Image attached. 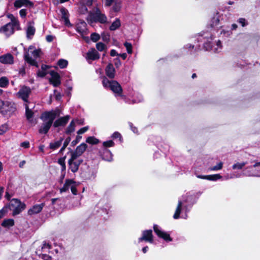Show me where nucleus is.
Returning <instances> with one entry per match:
<instances>
[{"label":"nucleus","mask_w":260,"mask_h":260,"mask_svg":"<svg viewBox=\"0 0 260 260\" xmlns=\"http://www.w3.org/2000/svg\"><path fill=\"white\" fill-rule=\"evenodd\" d=\"M58 110H52L43 112L40 116L43 123L39 128V133L41 134H46L53 124L54 127L64 126L70 119V115L61 117L53 121L57 116L59 115Z\"/></svg>","instance_id":"obj_1"},{"label":"nucleus","mask_w":260,"mask_h":260,"mask_svg":"<svg viewBox=\"0 0 260 260\" xmlns=\"http://www.w3.org/2000/svg\"><path fill=\"white\" fill-rule=\"evenodd\" d=\"M86 20L91 25L94 23H100L103 24L108 23L106 15L98 7L93 8L91 11L88 12Z\"/></svg>","instance_id":"obj_2"},{"label":"nucleus","mask_w":260,"mask_h":260,"mask_svg":"<svg viewBox=\"0 0 260 260\" xmlns=\"http://www.w3.org/2000/svg\"><path fill=\"white\" fill-rule=\"evenodd\" d=\"M41 53L40 49H35L33 46H30L24 54V59L30 64L38 67L37 60L40 57Z\"/></svg>","instance_id":"obj_3"},{"label":"nucleus","mask_w":260,"mask_h":260,"mask_svg":"<svg viewBox=\"0 0 260 260\" xmlns=\"http://www.w3.org/2000/svg\"><path fill=\"white\" fill-rule=\"evenodd\" d=\"M103 85L106 88H110L114 93L117 95H121L122 93V88L120 85L116 81H109L107 78H104L102 81Z\"/></svg>","instance_id":"obj_4"},{"label":"nucleus","mask_w":260,"mask_h":260,"mask_svg":"<svg viewBox=\"0 0 260 260\" xmlns=\"http://www.w3.org/2000/svg\"><path fill=\"white\" fill-rule=\"evenodd\" d=\"M25 207L26 205L17 199H13L10 202L9 208L13 216L20 214Z\"/></svg>","instance_id":"obj_5"},{"label":"nucleus","mask_w":260,"mask_h":260,"mask_svg":"<svg viewBox=\"0 0 260 260\" xmlns=\"http://www.w3.org/2000/svg\"><path fill=\"white\" fill-rule=\"evenodd\" d=\"M82 162V159L78 158V157L71 154V158L68 160L69 169L73 173L77 172Z\"/></svg>","instance_id":"obj_6"},{"label":"nucleus","mask_w":260,"mask_h":260,"mask_svg":"<svg viewBox=\"0 0 260 260\" xmlns=\"http://www.w3.org/2000/svg\"><path fill=\"white\" fill-rule=\"evenodd\" d=\"M30 93V88L29 87L24 86L20 89L17 95L25 102H27L28 98Z\"/></svg>","instance_id":"obj_7"},{"label":"nucleus","mask_w":260,"mask_h":260,"mask_svg":"<svg viewBox=\"0 0 260 260\" xmlns=\"http://www.w3.org/2000/svg\"><path fill=\"white\" fill-rule=\"evenodd\" d=\"M14 57L10 53L0 56V62L5 64H12L14 63Z\"/></svg>","instance_id":"obj_8"},{"label":"nucleus","mask_w":260,"mask_h":260,"mask_svg":"<svg viewBox=\"0 0 260 260\" xmlns=\"http://www.w3.org/2000/svg\"><path fill=\"white\" fill-rule=\"evenodd\" d=\"M87 145L85 143H82L77 147L74 151H72L71 154L77 157H79L87 149Z\"/></svg>","instance_id":"obj_9"},{"label":"nucleus","mask_w":260,"mask_h":260,"mask_svg":"<svg viewBox=\"0 0 260 260\" xmlns=\"http://www.w3.org/2000/svg\"><path fill=\"white\" fill-rule=\"evenodd\" d=\"M0 32L4 34L7 36H10L14 32V28L12 24L7 23L0 28Z\"/></svg>","instance_id":"obj_10"},{"label":"nucleus","mask_w":260,"mask_h":260,"mask_svg":"<svg viewBox=\"0 0 260 260\" xmlns=\"http://www.w3.org/2000/svg\"><path fill=\"white\" fill-rule=\"evenodd\" d=\"M153 229L155 233L159 237L164 239L167 241H171L172 240V238L170 236V235L159 230L157 225H154Z\"/></svg>","instance_id":"obj_11"},{"label":"nucleus","mask_w":260,"mask_h":260,"mask_svg":"<svg viewBox=\"0 0 260 260\" xmlns=\"http://www.w3.org/2000/svg\"><path fill=\"white\" fill-rule=\"evenodd\" d=\"M44 206V203L35 205L28 210L27 213L29 215H32L34 214L39 213L42 210Z\"/></svg>","instance_id":"obj_12"},{"label":"nucleus","mask_w":260,"mask_h":260,"mask_svg":"<svg viewBox=\"0 0 260 260\" xmlns=\"http://www.w3.org/2000/svg\"><path fill=\"white\" fill-rule=\"evenodd\" d=\"M51 78L50 79V82L55 87H57L60 84V80L59 75L54 71L50 73Z\"/></svg>","instance_id":"obj_13"},{"label":"nucleus","mask_w":260,"mask_h":260,"mask_svg":"<svg viewBox=\"0 0 260 260\" xmlns=\"http://www.w3.org/2000/svg\"><path fill=\"white\" fill-rule=\"evenodd\" d=\"M61 18L62 21H63L64 25L68 26H71V23L69 19V12L64 8L60 9Z\"/></svg>","instance_id":"obj_14"},{"label":"nucleus","mask_w":260,"mask_h":260,"mask_svg":"<svg viewBox=\"0 0 260 260\" xmlns=\"http://www.w3.org/2000/svg\"><path fill=\"white\" fill-rule=\"evenodd\" d=\"M87 24L85 21H81L78 22L76 25V31L83 36L86 34L87 32Z\"/></svg>","instance_id":"obj_15"},{"label":"nucleus","mask_w":260,"mask_h":260,"mask_svg":"<svg viewBox=\"0 0 260 260\" xmlns=\"http://www.w3.org/2000/svg\"><path fill=\"white\" fill-rule=\"evenodd\" d=\"M33 22H29L28 23L27 27L26 28V37L28 39H31L34 36L36 31V29L33 26Z\"/></svg>","instance_id":"obj_16"},{"label":"nucleus","mask_w":260,"mask_h":260,"mask_svg":"<svg viewBox=\"0 0 260 260\" xmlns=\"http://www.w3.org/2000/svg\"><path fill=\"white\" fill-rule=\"evenodd\" d=\"M100 58L99 53L95 50V49L92 48L89 50L87 53V59L95 60Z\"/></svg>","instance_id":"obj_17"},{"label":"nucleus","mask_w":260,"mask_h":260,"mask_svg":"<svg viewBox=\"0 0 260 260\" xmlns=\"http://www.w3.org/2000/svg\"><path fill=\"white\" fill-rule=\"evenodd\" d=\"M33 4L29 0H16L14 6L16 8H20L22 6H32Z\"/></svg>","instance_id":"obj_18"},{"label":"nucleus","mask_w":260,"mask_h":260,"mask_svg":"<svg viewBox=\"0 0 260 260\" xmlns=\"http://www.w3.org/2000/svg\"><path fill=\"white\" fill-rule=\"evenodd\" d=\"M100 153H101L103 159L108 161L112 160V154L109 150L107 148H104L103 152H100Z\"/></svg>","instance_id":"obj_19"},{"label":"nucleus","mask_w":260,"mask_h":260,"mask_svg":"<svg viewBox=\"0 0 260 260\" xmlns=\"http://www.w3.org/2000/svg\"><path fill=\"white\" fill-rule=\"evenodd\" d=\"M106 74L110 78H114L115 77V70L112 63H109L106 67Z\"/></svg>","instance_id":"obj_20"},{"label":"nucleus","mask_w":260,"mask_h":260,"mask_svg":"<svg viewBox=\"0 0 260 260\" xmlns=\"http://www.w3.org/2000/svg\"><path fill=\"white\" fill-rule=\"evenodd\" d=\"M78 119H73L71 122L70 123L69 125L68 126V127L66 128L65 133L67 135H70L71 133L74 132L75 130V127H76V121H78Z\"/></svg>","instance_id":"obj_21"},{"label":"nucleus","mask_w":260,"mask_h":260,"mask_svg":"<svg viewBox=\"0 0 260 260\" xmlns=\"http://www.w3.org/2000/svg\"><path fill=\"white\" fill-rule=\"evenodd\" d=\"M73 183H74V181L72 179H67L63 187L60 188V192L62 193L69 190V188H71Z\"/></svg>","instance_id":"obj_22"},{"label":"nucleus","mask_w":260,"mask_h":260,"mask_svg":"<svg viewBox=\"0 0 260 260\" xmlns=\"http://www.w3.org/2000/svg\"><path fill=\"white\" fill-rule=\"evenodd\" d=\"M25 116L27 120L29 122L32 121V118L34 116V112L29 108L28 105L27 104H25Z\"/></svg>","instance_id":"obj_23"},{"label":"nucleus","mask_w":260,"mask_h":260,"mask_svg":"<svg viewBox=\"0 0 260 260\" xmlns=\"http://www.w3.org/2000/svg\"><path fill=\"white\" fill-rule=\"evenodd\" d=\"M63 139L60 138L59 140L51 142L49 144V148L52 150H55L59 148L62 142Z\"/></svg>","instance_id":"obj_24"},{"label":"nucleus","mask_w":260,"mask_h":260,"mask_svg":"<svg viewBox=\"0 0 260 260\" xmlns=\"http://www.w3.org/2000/svg\"><path fill=\"white\" fill-rule=\"evenodd\" d=\"M182 206V202L181 201H179L175 213L173 216L174 219H178L179 217V215L181 212Z\"/></svg>","instance_id":"obj_25"},{"label":"nucleus","mask_w":260,"mask_h":260,"mask_svg":"<svg viewBox=\"0 0 260 260\" xmlns=\"http://www.w3.org/2000/svg\"><path fill=\"white\" fill-rule=\"evenodd\" d=\"M121 25L120 21L119 19H116L111 25L109 29L111 30H115L118 28Z\"/></svg>","instance_id":"obj_26"},{"label":"nucleus","mask_w":260,"mask_h":260,"mask_svg":"<svg viewBox=\"0 0 260 260\" xmlns=\"http://www.w3.org/2000/svg\"><path fill=\"white\" fill-rule=\"evenodd\" d=\"M9 83V80L6 77H3L0 78V87L2 88L7 87Z\"/></svg>","instance_id":"obj_27"},{"label":"nucleus","mask_w":260,"mask_h":260,"mask_svg":"<svg viewBox=\"0 0 260 260\" xmlns=\"http://www.w3.org/2000/svg\"><path fill=\"white\" fill-rule=\"evenodd\" d=\"M14 224V221L12 219H8L3 221L2 225L4 227L9 228Z\"/></svg>","instance_id":"obj_28"},{"label":"nucleus","mask_w":260,"mask_h":260,"mask_svg":"<svg viewBox=\"0 0 260 260\" xmlns=\"http://www.w3.org/2000/svg\"><path fill=\"white\" fill-rule=\"evenodd\" d=\"M86 142L89 144L94 145L98 144L100 141L94 137L90 136L86 139Z\"/></svg>","instance_id":"obj_29"},{"label":"nucleus","mask_w":260,"mask_h":260,"mask_svg":"<svg viewBox=\"0 0 260 260\" xmlns=\"http://www.w3.org/2000/svg\"><path fill=\"white\" fill-rule=\"evenodd\" d=\"M206 179L209 180L215 181L218 179H220L222 178V176L219 174H215L211 175H207Z\"/></svg>","instance_id":"obj_30"},{"label":"nucleus","mask_w":260,"mask_h":260,"mask_svg":"<svg viewBox=\"0 0 260 260\" xmlns=\"http://www.w3.org/2000/svg\"><path fill=\"white\" fill-rule=\"evenodd\" d=\"M9 23L12 24L14 28H16L18 30L20 29L19 22L16 18L12 19L11 22H9Z\"/></svg>","instance_id":"obj_31"},{"label":"nucleus","mask_w":260,"mask_h":260,"mask_svg":"<svg viewBox=\"0 0 260 260\" xmlns=\"http://www.w3.org/2000/svg\"><path fill=\"white\" fill-rule=\"evenodd\" d=\"M68 62L67 60L60 59L58 61L57 64L61 69H63L68 66Z\"/></svg>","instance_id":"obj_32"},{"label":"nucleus","mask_w":260,"mask_h":260,"mask_svg":"<svg viewBox=\"0 0 260 260\" xmlns=\"http://www.w3.org/2000/svg\"><path fill=\"white\" fill-rule=\"evenodd\" d=\"M51 248V245H50L48 243H47L46 241H45L42 246V250L43 252H49Z\"/></svg>","instance_id":"obj_33"},{"label":"nucleus","mask_w":260,"mask_h":260,"mask_svg":"<svg viewBox=\"0 0 260 260\" xmlns=\"http://www.w3.org/2000/svg\"><path fill=\"white\" fill-rule=\"evenodd\" d=\"M246 164L247 163L246 162H243L241 163L237 162V163L234 164L232 166V168L234 170H236V169L240 170V169H242L243 168V167H244L246 165Z\"/></svg>","instance_id":"obj_34"},{"label":"nucleus","mask_w":260,"mask_h":260,"mask_svg":"<svg viewBox=\"0 0 260 260\" xmlns=\"http://www.w3.org/2000/svg\"><path fill=\"white\" fill-rule=\"evenodd\" d=\"M252 167H248L246 168L247 171L244 173V175L247 176H256L259 177V176L254 174L251 170Z\"/></svg>","instance_id":"obj_35"},{"label":"nucleus","mask_w":260,"mask_h":260,"mask_svg":"<svg viewBox=\"0 0 260 260\" xmlns=\"http://www.w3.org/2000/svg\"><path fill=\"white\" fill-rule=\"evenodd\" d=\"M103 146L105 148L110 147H113L114 146V143L112 140H109L107 141L104 142L103 143Z\"/></svg>","instance_id":"obj_36"},{"label":"nucleus","mask_w":260,"mask_h":260,"mask_svg":"<svg viewBox=\"0 0 260 260\" xmlns=\"http://www.w3.org/2000/svg\"><path fill=\"white\" fill-rule=\"evenodd\" d=\"M96 47L99 51H102L106 49V46L104 43L99 42L96 44Z\"/></svg>","instance_id":"obj_37"},{"label":"nucleus","mask_w":260,"mask_h":260,"mask_svg":"<svg viewBox=\"0 0 260 260\" xmlns=\"http://www.w3.org/2000/svg\"><path fill=\"white\" fill-rule=\"evenodd\" d=\"M124 46L125 47L127 52L128 54H131L132 53V45L131 43L128 42H125L124 44Z\"/></svg>","instance_id":"obj_38"},{"label":"nucleus","mask_w":260,"mask_h":260,"mask_svg":"<svg viewBox=\"0 0 260 260\" xmlns=\"http://www.w3.org/2000/svg\"><path fill=\"white\" fill-rule=\"evenodd\" d=\"M223 163L222 162H219L216 166L210 168L212 171H217L221 170L222 168Z\"/></svg>","instance_id":"obj_39"},{"label":"nucleus","mask_w":260,"mask_h":260,"mask_svg":"<svg viewBox=\"0 0 260 260\" xmlns=\"http://www.w3.org/2000/svg\"><path fill=\"white\" fill-rule=\"evenodd\" d=\"M100 38V35L96 33H92L91 35V40L95 42H97Z\"/></svg>","instance_id":"obj_40"},{"label":"nucleus","mask_w":260,"mask_h":260,"mask_svg":"<svg viewBox=\"0 0 260 260\" xmlns=\"http://www.w3.org/2000/svg\"><path fill=\"white\" fill-rule=\"evenodd\" d=\"M58 164L61 166V170H65L66 168L64 158H59L58 160Z\"/></svg>","instance_id":"obj_41"},{"label":"nucleus","mask_w":260,"mask_h":260,"mask_svg":"<svg viewBox=\"0 0 260 260\" xmlns=\"http://www.w3.org/2000/svg\"><path fill=\"white\" fill-rule=\"evenodd\" d=\"M8 130V126L6 124L2 125L0 126V135H3Z\"/></svg>","instance_id":"obj_42"},{"label":"nucleus","mask_w":260,"mask_h":260,"mask_svg":"<svg viewBox=\"0 0 260 260\" xmlns=\"http://www.w3.org/2000/svg\"><path fill=\"white\" fill-rule=\"evenodd\" d=\"M88 129H89V127L88 126H85L84 127H82V128H80L79 131H78L77 133L79 135H81V134H84L86 131H87L88 130Z\"/></svg>","instance_id":"obj_43"},{"label":"nucleus","mask_w":260,"mask_h":260,"mask_svg":"<svg viewBox=\"0 0 260 260\" xmlns=\"http://www.w3.org/2000/svg\"><path fill=\"white\" fill-rule=\"evenodd\" d=\"M82 139V137L79 136V135H78L76 138V139L73 140L71 144H72V146H75L78 143H79L80 142V141L81 140V139Z\"/></svg>","instance_id":"obj_44"},{"label":"nucleus","mask_w":260,"mask_h":260,"mask_svg":"<svg viewBox=\"0 0 260 260\" xmlns=\"http://www.w3.org/2000/svg\"><path fill=\"white\" fill-rule=\"evenodd\" d=\"M143 241H146V231H143L142 237L139 238L138 242L140 243Z\"/></svg>","instance_id":"obj_45"},{"label":"nucleus","mask_w":260,"mask_h":260,"mask_svg":"<svg viewBox=\"0 0 260 260\" xmlns=\"http://www.w3.org/2000/svg\"><path fill=\"white\" fill-rule=\"evenodd\" d=\"M112 138H113L114 139L119 138L120 141H121L122 137H121L120 134L117 132H114L113 134V135L112 136Z\"/></svg>","instance_id":"obj_46"},{"label":"nucleus","mask_w":260,"mask_h":260,"mask_svg":"<svg viewBox=\"0 0 260 260\" xmlns=\"http://www.w3.org/2000/svg\"><path fill=\"white\" fill-rule=\"evenodd\" d=\"M152 230H147V241L152 242Z\"/></svg>","instance_id":"obj_47"},{"label":"nucleus","mask_w":260,"mask_h":260,"mask_svg":"<svg viewBox=\"0 0 260 260\" xmlns=\"http://www.w3.org/2000/svg\"><path fill=\"white\" fill-rule=\"evenodd\" d=\"M42 68L43 70L39 71L37 73V75L39 77H44L46 75V73L45 71H44V66H42Z\"/></svg>","instance_id":"obj_48"},{"label":"nucleus","mask_w":260,"mask_h":260,"mask_svg":"<svg viewBox=\"0 0 260 260\" xmlns=\"http://www.w3.org/2000/svg\"><path fill=\"white\" fill-rule=\"evenodd\" d=\"M120 9V3L116 2L113 6V10L115 12H118Z\"/></svg>","instance_id":"obj_49"},{"label":"nucleus","mask_w":260,"mask_h":260,"mask_svg":"<svg viewBox=\"0 0 260 260\" xmlns=\"http://www.w3.org/2000/svg\"><path fill=\"white\" fill-rule=\"evenodd\" d=\"M71 190L73 194H77V189L75 185V182L73 183L72 186L71 187Z\"/></svg>","instance_id":"obj_50"},{"label":"nucleus","mask_w":260,"mask_h":260,"mask_svg":"<svg viewBox=\"0 0 260 260\" xmlns=\"http://www.w3.org/2000/svg\"><path fill=\"white\" fill-rule=\"evenodd\" d=\"M128 125L129 126H130L132 131L134 133H138V129H137V128L134 126H133V124L132 122H128Z\"/></svg>","instance_id":"obj_51"},{"label":"nucleus","mask_w":260,"mask_h":260,"mask_svg":"<svg viewBox=\"0 0 260 260\" xmlns=\"http://www.w3.org/2000/svg\"><path fill=\"white\" fill-rule=\"evenodd\" d=\"M20 15L21 17H25L26 15V9H21L19 11Z\"/></svg>","instance_id":"obj_52"},{"label":"nucleus","mask_w":260,"mask_h":260,"mask_svg":"<svg viewBox=\"0 0 260 260\" xmlns=\"http://www.w3.org/2000/svg\"><path fill=\"white\" fill-rule=\"evenodd\" d=\"M21 146L25 148H28L29 147V143L27 141L24 142L21 144Z\"/></svg>","instance_id":"obj_53"},{"label":"nucleus","mask_w":260,"mask_h":260,"mask_svg":"<svg viewBox=\"0 0 260 260\" xmlns=\"http://www.w3.org/2000/svg\"><path fill=\"white\" fill-rule=\"evenodd\" d=\"M54 37L51 35H48L46 37V41L48 42H51L53 40Z\"/></svg>","instance_id":"obj_54"},{"label":"nucleus","mask_w":260,"mask_h":260,"mask_svg":"<svg viewBox=\"0 0 260 260\" xmlns=\"http://www.w3.org/2000/svg\"><path fill=\"white\" fill-rule=\"evenodd\" d=\"M70 141H71V138H70V137H68V138H67V139H66V140L64 141V143H63V145L64 147H67V146L68 145L69 143H70Z\"/></svg>","instance_id":"obj_55"},{"label":"nucleus","mask_w":260,"mask_h":260,"mask_svg":"<svg viewBox=\"0 0 260 260\" xmlns=\"http://www.w3.org/2000/svg\"><path fill=\"white\" fill-rule=\"evenodd\" d=\"M245 19L244 18H240L239 19V22L242 24V26H244L245 24Z\"/></svg>","instance_id":"obj_56"},{"label":"nucleus","mask_w":260,"mask_h":260,"mask_svg":"<svg viewBox=\"0 0 260 260\" xmlns=\"http://www.w3.org/2000/svg\"><path fill=\"white\" fill-rule=\"evenodd\" d=\"M110 55L112 56H116V55H119V54L117 53L116 51L115 50H114V49H112V50H111V51H110Z\"/></svg>","instance_id":"obj_57"},{"label":"nucleus","mask_w":260,"mask_h":260,"mask_svg":"<svg viewBox=\"0 0 260 260\" xmlns=\"http://www.w3.org/2000/svg\"><path fill=\"white\" fill-rule=\"evenodd\" d=\"M114 0H106V4L108 6H110Z\"/></svg>","instance_id":"obj_58"},{"label":"nucleus","mask_w":260,"mask_h":260,"mask_svg":"<svg viewBox=\"0 0 260 260\" xmlns=\"http://www.w3.org/2000/svg\"><path fill=\"white\" fill-rule=\"evenodd\" d=\"M78 124L80 125H83L84 123V120L83 119H79L78 121H76V124Z\"/></svg>","instance_id":"obj_59"},{"label":"nucleus","mask_w":260,"mask_h":260,"mask_svg":"<svg viewBox=\"0 0 260 260\" xmlns=\"http://www.w3.org/2000/svg\"><path fill=\"white\" fill-rule=\"evenodd\" d=\"M5 213V212L3 209L0 210V219L4 216Z\"/></svg>","instance_id":"obj_60"},{"label":"nucleus","mask_w":260,"mask_h":260,"mask_svg":"<svg viewBox=\"0 0 260 260\" xmlns=\"http://www.w3.org/2000/svg\"><path fill=\"white\" fill-rule=\"evenodd\" d=\"M119 55L123 59H125L127 57V55L125 53L121 54H119Z\"/></svg>","instance_id":"obj_61"},{"label":"nucleus","mask_w":260,"mask_h":260,"mask_svg":"<svg viewBox=\"0 0 260 260\" xmlns=\"http://www.w3.org/2000/svg\"><path fill=\"white\" fill-rule=\"evenodd\" d=\"M8 17L11 19V21L15 18L13 14H9L8 15Z\"/></svg>","instance_id":"obj_62"},{"label":"nucleus","mask_w":260,"mask_h":260,"mask_svg":"<svg viewBox=\"0 0 260 260\" xmlns=\"http://www.w3.org/2000/svg\"><path fill=\"white\" fill-rule=\"evenodd\" d=\"M20 73L22 74V75H24L25 74V69L24 68H22L20 69Z\"/></svg>","instance_id":"obj_63"},{"label":"nucleus","mask_w":260,"mask_h":260,"mask_svg":"<svg viewBox=\"0 0 260 260\" xmlns=\"http://www.w3.org/2000/svg\"><path fill=\"white\" fill-rule=\"evenodd\" d=\"M25 163V161L24 160L21 161L19 164V167L20 168L22 167Z\"/></svg>","instance_id":"obj_64"}]
</instances>
